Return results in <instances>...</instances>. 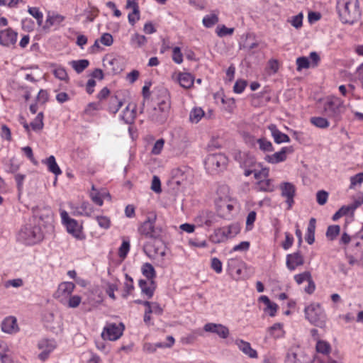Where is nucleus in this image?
Instances as JSON below:
<instances>
[{
	"instance_id": "nucleus-1",
	"label": "nucleus",
	"mask_w": 363,
	"mask_h": 363,
	"mask_svg": "<svg viewBox=\"0 0 363 363\" xmlns=\"http://www.w3.org/2000/svg\"><path fill=\"white\" fill-rule=\"evenodd\" d=\"M46 233L35 219H29L19 230L18 240L27 245H35L43 240Z\"/></svg>"
},
{
	"instance_id": "nucleus-2",
	"label": "nucleus",
	"mask_w": 363,
	"mask_h": 363,
	"mask_svg": "<svg viewBox=\"0 0 363 363\" xmlns=\"http://www.w3.org/2000/svg\"><path fill=\"white\" fill-rule=\"evenodd\" d=\"M337 9L342 23L352 25L361 16L359 0H341L337 2Z\"/></svg>"
},
{
	"instance_id": "nucleus-3",
	"label": "nucleus",
	"mask_w": 363,
	"mask_h": 363,
	"mask_svg": "<svg viewBox=\"0 0 363 363\" xmlns=\"http://www.w3.org/2000/svg\"><path fill=\"white\" fill-rule=\"evenodd\" d=\"M33 217L30 219H35L36 223L43 225L44 230L50 233L53 230V213L50 207L45 206H37L32 208Z\"/></svg>"
},
{
	"instance_id": "nucleus-4",
	"label": "nucleus",
	"mask_w": 363,
	"mask_h": 363,
	"mask_svg": "<svg viewBox=\"0 0 363 363\" xmlns=\"http://www.w3.org/2000/svg\"><path fill=\"white\" fill-rule=\"evenodd\" d=\"M305 318L311 324L324 328L327 321V315L324 309L319 303H311L305 307Z\"/></svg>"
},
{
	"instance_id": "nucleus-5",
	"label": "nucleus",
	"mask_w": 363,
	"mask_h": 363,
	"mask_svg": "<svg viewBox=\"0 0 363 363\" xmlns=\"http://www.w3.org/2000/svg\"><path fill=\"white\" fill-rule=\"evenodd\" d=\"M345 109L343 101L338 98L328 101L323 107L325 116L335 123V126L342 120Z\"/></svg>"
},
{
	"instance_id": "nucleus-6",
	"label": "nucleus",
	"mask_w": 363,
	"mask_h": 363,
	"mask_svg": "<svg viewBox=\"0 0 363 363\" xmlns=\"http://www.w3.org/2000/svg\"><path fill=\"white\" fill-rule=\"evenodd\" d=\"M164 93L165 94L164 99L157 103V106L152 108L150 114L151 120L160 124H162L167 121L170 108L167 90H164Z\"/></svg>"
},
{
	"instance_id": "nucleus-7",
	"label": "nucleus",
	"mask_w": 363,
	"mask_h": 363,
	"mask_svg": "<svg viewBox=\"0 0 363 363\" xmlns=\"http://www.w3.org/2000/svg\"><path fill=\"white\" fill-rule=\"evenodd\" d=\"M228 162V157L222 153L210 154L204 161L205 167L211 174H216L224 170Z\"/></svg>"
},
{
	"instance_id": "nucleus-8",
	"label": "nucleus",
	"mask_w": 363,
	"mask_h": 363,
	"mask_svg": "<svg viewBox=\"0 0 363 363\" xmlns=\"http://www.w3.org/2000/svg\"><path fill=\"white\" fill-rule=\"evenodd\" d=\"M156 218V215H154L152 218L148 216L147 219L139 226V233L147 238L154 240L160 239L162 229L161 227H156L155 225Z\"/></svg>"
},
{
	"instance_id": "nucleus-9",
	"label": "nucleus",
	"mask_w": 363,
	"mask_h": 363,
	"mask_svg": "<svg viewBox=\"0 0 363 363\" xmlns=\"http://www.w3.org/2000/svg\"><path fill=\"white\" fill-rule=\"evenodd\" d=\"M125 329L124 325L121 323L118 325L116 323L106 325L101 333L104 340L115 341L121 337Z\"/></svg>"
},
{
	"instance_id": "nucleus-10",
	"label": "nucleus",
	"mask_w": 363,
	"mask_h": 363,
	"mask_svg": "<svg viewBox=\"0 0 363 363\" xmlns=\"http://www.w3.org/2000/svg\"><path fill=\"white\" fill-rule=\"evenodd\" d=\"M234 159L242 169L252 168L256 164L255 156L250 152L238 151L235 152Z\"/></svg>"
},
{
	"instance_id": "nucleus-11",
	"label": "nucleus",
	"mask_w": 363,
	"mask_h": 363,
	"mask_svg": "<svg viewBox=\"0 0 363 363\" xmlns=\"http://www.w3.org/2000/svg\"><path fill=\"white\" fill-rule=\"evenodd\" d=\"M281 195L285 197L286 202L288 204V209H291L294 203V197L296 196V186L291 182H283L280 185Z\"/></svg>"
},
{
	"instance_id": "nucleus-12",
	"label": "nucleus",
	"mask_w": 363,
	"mask_h": 363,
	"mask_svg": "<svg viewBox=\"0 0 363 363\" xmlns=\"http://www.w3.org/2000/svg\"><path fill=\"white\" fill-rule=\"evenodd\" d=\"M18 33L11 28L0 30V45L10 47L16 43Z\"/></svg>"
},
{
	"instance_id": "nucleus-13",
	"label": "nucleus",
	"mask_w": 363,
	"mask_h": 363,
	"mask_svg": "<svg viewBox=\"0 0 363 363\" xmlns=\"http://www.w3.org/2000/svg\"><path fill=\"white\" fill-rule=\"evenodd\" d=\"M294 149L292 146L283 147L279 152L272 155H267L264 157V160L271 164H277L284 162L286 160V155L288 153H292Z\"/></svg>"
},
{
	"instance_id": "nucleus-14",
	"label": "nucleus",
	"mask_w": 363,
	"mask_h": 363,
	"mask_svg": "<svg viewBox=\"0 0 363 363\" xmlns=\"http://www.w3.org/2000/svg\"><path fill=\"white\" fill-rule=\"evenodd\" d=\"M304 264V257L298 250L292 254H288L286 257V265L289 270L294 271L297 267Z\"/></svg>"
},
{
	"instance_id": "nucleus-15",
	"label": "nucleus",
	"mask_w": 363,
	"mask_h": 363,
	"mask_svg": "<svg viewBox=\"0 0 363 363\" xmlns=\"http://www.w3.org/2000/svg\"><path fill=\"white\" fill-rule=\"evenodd\" d=\"M203 330L206 332L217 334L221 338H226L229 335V330L227 327L221 325L213 323H206Z\"/></svg>"
},
{
	"instance_id": "nucleus-16",
	"label": "nucleus",
	"mask_w": 363,
	"mask_h": 363,
	"mask_svg": "<svg viewBox=\"0 0 363 363\" xmlns=\"http://www.w3.org/2000/svg\"><path fill=\"white\" fill-rule=\"evenodd\" d=\"M306 359L307 356L304 352H297L291 349L286 355L284 363H313V361H307Z\"/></svg>"
},
{
	"instance_id": "nucleus-17",
	"label": "nucleus",
	"mask_w": 363,
	"mask_h": 363,
	"mask_svg": "<svg viewBox=\"0 0 363 363\" xmlns=\"http://www.w3.org/2000/svg\"><path fill=\"white\" fill-rule=\"evenodd\" d=\"M188 169L186 167H179L174 169L172 171V183L175 184L177 186H184L185 184V182L187 179L186 173Z\"/></svg>"
},
{
	"instance_id": "nucleus-18",
	"label": "nucleus",
	"mask_w": 363,
	"mask_h": 363,
	"mask_svg": "<svg viewBox=\"0 0 363 363\" xmlns=\"http://www.w3.org/2000/svg\"><path fill=\"white\" fill-rule=\"evenodd\" d=\"M65 225L66 226L67 232L72 234L77 239L83 240L84 238V235L82 231V227L76 220L72 218V220H69V222H67Z\"/></svg>"
},
{
	"instance_id": "nucleus-19",
	"label": "nucleus",
	"mask_w": 363,
	"mask_h": 363,
	"mask_svg": "<svg viewBox=\"0 0 363 363\" xmlns=\"http://www.w3.org/2000/svg\"><path fill=\"white\" fill-rule=\"evenodd\" d=\"M1 330L6 333H13L18 330L17 320L13 316H8L4 319L1 325Z\"/></svg>"
},
{
	"instance_id": "nucleus-20",
	"label": "nucleus",
	"mask_w": 363,
	"mask_h": 363,
	"mask_svg": "<svg viewBox=\"0 0 363 363\" xmlns=\"http://www.w3.org/2000/svg\"><path fill=\"white\" fill-rule=\"evenodd\" d=\"M268 129L272 133V136L274 138V142L277 144H281L282 143H289L290 138L288 135L281 132L274 124H270L268 126Z\"/></svg>"
},
{
	"instance_id": "nucleus-21",
	"label": "nucleus",
	"mask_w": 363,
	"mask_h": 363,
	"mask_svg": "<svg viewBox=\"0 0 363 363\" xmlns=\"http://www.w3.org/2000/svg\"><path fill=\"white\" fill-rule=\"evenodd\" d=\"M236 345L238 348L246 355L250 358H257L258 354L255 350L252 349L251 345L248 342L242 340L236 341Z\"/></svg>"
},
{
	"instance_id": "nucleus-22",
	"label": "nucleus",
	"mask_w": 363,
	"mask_h": 363,
	"mask_svg": "<svg viewBox=\"0 0 363 363\" xmlns=\"http://www.w3.org/2000/svg\"><path fill=\"white\" fill-rule=\"evenodd\" d=\"M259 301L266 305V308L264 309V312H268L269 316L274 317L278 309V305L269 298L267 296H261L259 298Z\"/></svg>"
},
{
	"instance_id": "nucleus-23",
	"label": "nucleus",
	"mask_w": 363,
	"mask_h": 363,
	"mask_svg": "<svg viewBox=\"0 0 363 363\" xmlns=\"http://www.w3.org/2000/svg\"><path fill=\"white\" fill-rule=\"evenodd\" d=\"M316 228V220L314 218H311L307 228V232L306 234V241L309 244L312 245L315 242V231Z\"/></svg>"
},
{
	"instance_id": "nucleus-24",
	"label": "nucleus",
	"mask_w": 363,
	"mask_h": 363,
	"mask_svg": "<svg viewBox=\"0 0 363 363\" xmlns=\"http://www.w3.org/2000/svg\"><path fill=\"white\" fill-rule=\"evenodd\" d=\"M42 162L47 164L49 172L54 174L56 177L62 174V171L53 155H50L45 160H43Z\"/></svg>"
},
{
	"instance_id": "nucleus-25",
	"label": "nucleus",
	"mask_w": 363,
	"mask_h": 363,
	"mask_svg": "<svg viewBox=\"0 0 363 363\" xmlns=\"http://www.w3.org/2000/svg\"><path fill=\"white\" fill-rule=\"evenodd\" d=\"M252 140L259 145V149L263 152H271L274 150L272 143L264 137L257 140L252 137Z\"/></svg>"
},
{
	"instance_id": "nucleus-26",
	"label": "nucleus",
	"mask_w": 363,
	"mask_h": 363,
	"mask_svg": "<svg viewBox=\"0 0 363 363\" xmlns=\"http://www.w3.org/2000/svg\"><path fill=\"white\" fill-rule=\"evenodd\" d=\"M178 81L181 86L189 89L194 84V78L190 73H180L178 76Z\"/></svg>"
},
{
	"instance_id": "nucleus-27",
	"label": "nucleus",
	"mask_w": 363,
	"mask_h": 363,
	"mask_svg": "<svg viewBox=\"0 0 363 363\" xmlns=\"http://www.w3.org/2000/svg\"><path fill=\"white\" fill-rule=\"evenodd\" d=\"M104 61H106L108 65L111 67L110 69L113 74H119L123 70V63L119 58L106 59L104 60Z\"/></svg>"
},
{
	"instance_id": "nucleus-28",
	"label": "nucleus",
	"mask_w": 363,
	"mask_h": 363,
	"mask_svg": "<svg viewBox=\"0 0 363 363\" xmlns=\"http://www.w3.org/2000/svg\"><path fill=\"white\" fill-rule=\"evenodd\" d=\"M57 347V344L53 339H42L38 343V347L39 350H46L52 352Z\"/></svg>"
},
{
	"instance_id": "nucleus-29",
	"label": "nucleus",
	"mask_w": 363,
	"mask_h": 363,
	"mask_svg": "<svg viewBox=\"0 0 363 363\" xmlns=\"http://www.w3.org/2000/svg\"><path fill=\"white\" fill-rule=\"evenodd\" d=\"M138 285L141 289L142 294H145L147 298H151L153 295L155 290L156 289V286H148L147 282L145 279H140L138 281Z\"/></svg>"
},
{
	"instance_id": "nucleus-30",
	"label": "nucleus",
	"mask_w": 363,
	"mask_h": 363,
	"mask_svg": "<svg viewBox=\"0 0 363 363\" xmlns=\"http://www.w3.org/2000/svg\"><path fill=\"white\" fill-rule=\"evenodd\" d=\"M70 65L77 74H80L89 67V61L86 59L72 60Z\"/></svg>"
},
{
	"instance_id": "nucleus-31",
	"label": "nucleus",
	"mask_w": 363,
	"mask_h": 363,
	"mask_svg": "<svg viewBox=\"0 0 363 363\" xmlns=\"http://www.w3.org/2000/svg\"><path fill=\"white\" fill-rule=\"evenodd\" d=\"M123 101L118 98L117 96H112L110 99V104L108 106V111L116 114L119 109L122 107Z\"/></svg>"
},
{
	"instance_id": "nucleus-32",
	"label": "nucleus",
	"mask_w": 363,
	"mask_h": 363,
	"mask_svg": "<svg viewBox=\"0 0 363 363\" xmlns=\"http://www.w3.org/2000/svg\"><path fill=\"white\" fill-rule=\"evenodd\" d=\"M210 240L216 244L223 242L226 240V235L222 228H218L214 230L213 234L210 236Z\"/></svg>"
},
{
	"instance_id": "nucleus-33",
	"label": "nucleus",
	"mask_w": 363,
	"mask_h": 363,
	"mask_svg": "<svg viewBox=\"0 0 363 363\" xmlns=\"http://www.w3.org/2000/svg\"><path fill=\"white\" fill-rule=\"evenodd\" d=\"M310 122L315 127L321 129H325L330 125V123L326 118L320 116L311 117L310 118Z\"/></svg>"
},
{
	"instance_id": "nucleus-34",
	"label": "nucleus",
	"mask_w": 363,
	"mask_h": 363,
	"mask_svg": "<svg viewBox=\"0 0 363 363\" xmlns=\"http://www.w3.org/2000/svg\"><path fill=\"white\" fill-rule=\"evenodd\" d=\"M79 208L81 211H77L76 212L74 213V215H81L90 217L94 211L93 207L87 201L82 202L81 206Z\"/></svg>"
},
{
	"instance_id": "nucleus-35",
	"label": "nucleus",
	"mask_w": 363,
	"mask_h": 363,
	"mask_svg": "<svg viewBox=\"0 0 363 363\" xmlns=\"http://www.w3.org/2000/svg\"><path fill=\"white\" fill-rule=\"evenodd\" d=\"M74 284L72 282H65L59 285L57 294L62 295H69L74 289Z\"/></svg>"
},
{
	"instance_id": "nucleus-36",
	"label": "nucleus",
	"mask_w": 363,
	"mask_h": 363,
	"mask_svg": "<svg viewBox=\"0 0 363 363\" xmlns=\"http://www.w3.org/2000/svg\"><path fill=\"white\" fill-rule=\"evenodd\" d=\"M142 273L147 279H154L156 277V272L150 263H145L143 265Z\"/></svg>"
},
{
	"instance_id": "nucleus-37",
	"label": "nucleus",
	"mask_w": 363,
	"mask_h": 363,
	"mask_svg": "<svg viewBox=\"0 0 363 363\" xmlns=\"http://www.w3.org/2000/svg\"><path fill=\"white\" fill-rule=\"evenodd\" d=\"M43 113L40 112L38 113L34 121L30 123V125L34 131L40 130L43 128Z\"/></svg>"
},
{
	"instance_id": "nucleus-38",
	"label": "nucleus",
	"mask_w": 363,
	"mask_h": 363,
	"mask_svg": "<svg viewBox=\"0 0 363 363\" xmlns=\"http://www.w3.org/2000/svg\"><path fill=\"white\" fill-rule=\"evenodd\" d=\"M340 227L338 225H329L327 228L325 235L330 240H334L340 234Z\"/></svg>"
},
{
	"instance_id": "nucleus-39",
	"label": "nucleus",
	"mask_w": 363,
	"mask_h": 363,
	"mask_svg": "<svg viewBox=\"0 0 363 363\" xmlns=\"http://www.w3.org/2000/svg\"><path fill=\"white\" fill-rule=\"evenodd\" d=\"M5 167L7 172L13 174L19 169L20 163L15 157H12L6 162Z\"/></svg>"
},
{
	"instance_id": "nucleus-40",
	"label": "nucleus",
	"mask_w": 363,
	"mask_h": 363,
	"mask_svg": "<svg viewBox=\"0 0 363 363\" xmlns=\"http://www.w3.org/2000/svg\"><path fill=\"white\" fill-rule=\"evenodd\" d=\"M147 41V38L145 35H140L139 33H136L132 35L130 39V44L133 45H135L136 47L140 48L145 45Z\"/></svg>"
},
{
	"instance_id": "nucleus-41",
	"label": "nucleus",
	"mask_w": 363,
	"mask_h": 363,
	"mask_svg": "<svg viewBox=\"0 0 363 363\" xmlns=\"http://www.w3.org/2000/svg\"><path fill=\"white\" fill-rule=\"evenodd\" d=\"M204 116V111L201 108H193L189 114V120L192 123H197Z\"/></svg>"
},
{
	"instance_id": "nucleus-42",
	"label": "nucleus",
	"mask_w": 363,
	"mask_h": 363,
	"mask_svg": "<svg viewBox=\"0 0 363 363\" xmlns=\"http://www.w3.org/2000/svg\"><path fill=\"white\" fill-rule=\"evenodd\" d=\"M28 12L37 21L39 26L43 24V14L37 7H28Z\"/></svg>"
},
{
	"instance_id": "nucleus-43",
	"label": "nucleus",
	"mask_w": 363,
	"mask_h": 363,
	"mask_svg": "<svg viewBox=\"0 0 363 363\" xmlns=\"http://www.w3.org/2000/svg\"><path fill=\"white\" fill-rule=\"evenodd\" d=\"M219 18L216 14L206 15L203 18V24L206 28H211L216 24Z\"/></svg>"
},
{
	"instance_id": "nucleus-44",
	"label": "nucleus",
	"mask_w": 363,
	"mask_h": 363,
	"mask_svg": "<svg viewBox=\"0 0 363 363\" xmlns=\"http://www.w3.org/2000/svg\"><path fill=\"white\" fill-rule=\"evenodd\" d=\"M121 118L125 124L133 123L135 118H136V104L133 105V107L130 112H128L127 115L122 114L121 116Z\"/></svg>"
},
{
	"instance_id": "nucleus-45",
	"label": "nucleus",
	"mask_w": 363,
	"mask_h": 363,
	"mask_svg": "<svg viewBox=\"0 0 363 363\" xmlns=\"http://www.w3.org/2000/svg\"><path fill=\"white\" fill-rule=\"evenodd\" d=\"M130 245L129 240L123 238L122 244L118 249V256L122 259H125L130 250Z\"/></svg>"
},
{
	"instance_id": "nucleus-46",
	"label": "nucleus",
	"mask_w": 363,
	"mask_h": 363,
	"mask_svg": "<svg viewBox=\"0 0 363 363\" xmlns=\"http://www.w3.org/2000/svg\"><path fill=\"white\" fill-rule=\"evenodd\" d=\"M316 350L319 353L328 354L330 351V345L325 341L318 340L316 344Z\"/></svg>"
},
{
	"instance_id": "nucleus-47",
	"label": "nucleus",
	"mask_w": 363,
	"mask_h": 363,
	"mask_svg": "<svg viewBox=\"0 0 363 363\" xmlns=\"http://www.w3.org/2000/svg\"><path fill=\"white\" fill-rule=\"evenodd\" d=\"M309 59L306 57L302 56L296 59L297 71H301L303 69H308L310 67Z\"/></svg>"
},
{
	"instance_id": "nucleus-48",
	"label": "nucleus",
	"mask_w": 363,
	"mask_h": 363,
	"mask_svg": "<svg viewBox=\"0 0 363 363\" xmlns=\"http://www.w3.org/2000/svg\"><path fill=\"white\" fill-rule=\"evenodd\" d=\"M163 347H164V343H162V342H157L155 344L146 342L143 345V350L148 353H153L157 350V348H163Z\"/></svg>"
},
{
	"instance_id": "nucleus-49",
	"label": "nucleus",
	"mask_w": 363,
	"mask_h": 363,
	"mask_svg": "<svg viewBox=\"0 0 363 363\" xmlns=\"http://www.w3.org/2000/svg\"><path fill=\"white\" fill-rule=\"evenodd\" d=\"M95 219L101 228L107 230L111 227V220L107 216H96Z\"/></svg>"
},
{
	"instance_id": "nucleus-50",
	"label": "nucleus",
	"mask_w": 363,
	"mask_h": 363,
	"mask_svg": "<svg viewBox=\"0 0 363 363\" xmlns=\"http://www.w3.org/2000/svg\"><path fill=\"white\" fill-rule=\"evenodd\" d=\"M90 197L94 203L101 206L104 203L103 198L101 194L98 192L94 186H92V191L90 193Z\"/></svg>"
},
{
	"instance_id": "nucleus-51",
	"label": "nucleus",
	"mask_w": 363,
	"mask_h": 363,
	"mask_svg": "<svg viewBox=\"0 0 363 363\" xmlns=\"http://www.w3.org/2000/svg\"><path fill=\"white\" fill-rule=\"evenodd\" d=\"M282 324L277 323H274L272 326L268 328L269 333L271 336L274 338H277L280 337V333L281 332Z\"/></svg>"
},
{
	"instance_id": "nucleus-52",
	"label": "nucleus",
	"mask_w": 363,
	"mask_h": 363,
	"mask_svg": "<svg viewBox=\"0 0 363 363\" xmlns=\"http://www.w3.org/2000/svg\"><path fill=\"white\" fill-rule=\"evenodd\" d=\"M247 85V80L245 79H238L233 86V91L236 94H241L245 90V87Z\"/></svg>"
},
{
	"instance_id": "nucleus-53",
	"label": "nucleus",
	"mask_w": 363,
	"mask_h": 363,
	"mask_svg": "<svg viewBox=\"0 0 363 363\" xmlns=\"http://www.w3.org/2000/svg\"><path fill=\"white\" fill-rule=\"evenodd\" d=\"M151 84H151L150 82H146L145 85L143 87L142 94H143V96L144 98V100H143V102L142 104V109L140 111L141 113L143 112V111L144 109L145 100L149 99V97L150 96V88Z\"/></svg>"
},
{
	"instance_id": "nucleus-54",
	"label": "nucleus",
	"mask_w": 363,
	"mask_h": 363,
	"mask_svg": "<svg viewBox=\"0 0 363 363\" xmlns=\"http://www.w3.org/2000/svg\"><path fill=\"white\" fill-rule=\"evenodd\" d=\"M234 33L233 28H227L225 26L223 25L221 27H218L216 30V33L219 37H224L226 35H231Z\"/></svg>"
},
{
	"instance_id": "nucleus-55",
	"label": "nucleus",
	"mask_w": 363,
	"mask_h": 363,
	"mask_svg": "<svg viewBox=\"0 0 363 363\" xmlns=\"http://www.w3.org/2000/svg\"><path fill=\"white\" fill-rule=\"evenodd\" d=\"M328 198V193L324 190H320L316 194L317 203L323 206L326 203Z\"/></svg>"
},
{
	"instance_id": "nucleus-56",
	"label": "nucleus",
	"mask_w": 363,
	"mask_h": 363,
	"mask_svg": "<svg viewBox=\"0 0 363 363\" xmlns=\"http://www.w3.org/2000/svg\"><path fill=\"white\" fill-rule=\"evenodd\" d=\"M311 274L310 272L306 271L301 274H298L294 276V279L298 284H302L304 281H308L311 279Z\"/></svg>"
},
{
	"instance_id": "nucleus-57",
	"label": "nucleus",
	"mask_w": 363,
	"mask_h": 363,
	"mask_svg": "<svg viewBox=\"0 0 363 363\" xmlns=\"http://www.w3.org/2000/svg\"><path fill=\"white\" fill-rule=\"evenodd\" d=\"M172 60L177 64H181L183 61V55L179 47H174L172 50Z\"/></svg>"
},
{
	"instance_id": "nucleus-58",
	"label": "nucleus",
	"mask_w": 363,
	"mask_h": 363,
	"mask_svg": "<svg viewBox=\"0 0 363 363\" xmlns=\"http://www.w3.org/2000/svg\"><path fill=\"white\" fill-rule=\"evenodd\" d=\"M49 100V94L45 89H40L36 97V101L40 104H45Z\"/></svg>"
},
{
	"instance_id": "nucleus-59",
	"label": "nucleus",
	"mask_w": 363,
	"mask_h": 363,
	"mask_svg": "<svg viewBox=\"0 0 363 363\" xmlns=\"http://www.w3.org/2000/svg\"><path fill=\"white\" fill-rule=\"evenodd\" d=\"M151 189L157 193L160 194L162 192L161 182L157 176H153L151 184Z\"/></svg>"
},
{
	"instance_id": "nucleus-60",
	"label": "nucleus",
	"mask_w": 363,
	"mask_h": 363,
	"mask_svg": "<svg viewBox=\"0 0 363 363\" xmlns=\"http://www.w3.org/2000/svg\"><path fill=\"white\" fill-rule=\"evenodd\" d=\"M21 25L23 30L30 32L34 30L35 23L31 18H26L21 21Z\"/></svg>"
},
{
	"instance_id": "nucleus-61",
	"label": "nucleus",
	"mask_w": 363,
	"mask_h": 363,
	"mask_svg": "<svg viewBox=\"0 0 363 363\" xmlns=\"http://www.w3.org/2000/svg\"><path fill=\"white\" fill-rule=\"evenodd\" d=\"M349 213H351L349 211L348 207L347 206H342L335 213L333 216V220L335 221L340 218L341 217L347 215Z\"/></svg>"
},
{
	"instance_id": "nucleus-62",
	"label": "nucleus",
	"mask_w": 363,
	"mask_h": 363,
	"mask_svg": "<svg viewBox=\"0 0 363 363\" xmlns=\"http://www.w3.org/2000/svg\"><path fill=\"white\" fill-rule=\"evenodd\" d=\"M211 267L216 273L220 274L222 272V262L218 258L213 257L211 259Z\"/></svg>"
},
{
	"instance_id": "nucleus-63",
	"label": "nucleus",
	"mask_w": 363,
	"mask_h": 363,
	"mask_svg": "<svg viewBox=\"0 0 363 363\" xmlns=\"http://www.w3.org/2000/svg\"><path fill=\"white\" fill-rule=\"evenodd\" d=\"M99 40L105 46H111L113 43V36L108 33H104Z\"/></svg>"
},
{
	"instance_id": "nucleus-64",
	"label": "nucleus",
	"mask_w": 363,
	"mask_h": 363,
	"mask_svg": "<svg viewBox=\"0 0 363 363\" xmlns=\"http://www.w3.org/2000/svg\"><path fill=\"white\" fill-rule=\"evenodd\" d=\"M363 182V172L358 173L350 178V188L354 187L357 184Z\"/></svg>"
}]
</instances>
